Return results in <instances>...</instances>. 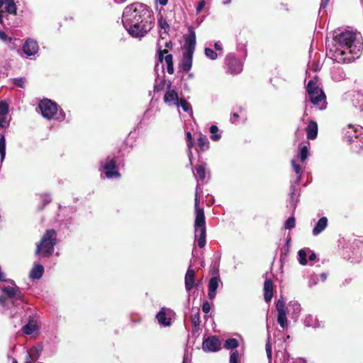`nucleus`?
<instances>
[{
	"label": "nucleus",
	"instance_id": "obj_12",
	"mask_svg": "<svg viewBox=\"0 0 363 363\" xmlns=\"http://www.w3.org/2000/svg\"><path fill=\"white\" fill-rule=\"evenodd\" d=\"M285 307L286 301L283 297H281L276 303V309L278 313L277 322L282 328H285L288 326V320L286 318V311Z\"/></svg>",
	"mask_w": 363,
	"mask_h": 363
},
{
	"label": "nucleus",
	"instance_id": "obj_60",
	"mask_svg": "<svg viewBox=\"0 0 363 363\" xmlns=\"http://www.w3.org/2000/svg\"><path fill=\"white\" fill-rule=\"evenodd\" d=\"M330 0H321V3H320V9H324L326 8L328 2H329Z\"/></svg>",
	"mask_w": 363,
	"mask_h": 363
},
{
	"label": "nucleus",
	"instance_id": "obj_25",
	"mask_svg": "<svg viewBox=\"0 0 363 363\" xmlns=\"http://www.w3.org/2000/svg\"><path fill=\"white\" fill-rule=\"evenodd\" d=\"M37 329L35 324L33 322V318L29 316V320L27 324L23 326L22 331L26 335H31Z\"/></svg>",
	"mask_w": 363,
	"mask_h": 363
},
{
	"label": "nucleus",
	"instance_id": "obj_36",
	"mask_svg": "<svg viewBox=\"0 0 363 363\" xmlns=\"http://www.w3.org/2000/svg\"><path fill=\"white\" fill-rule=\"evenodd\" d=\"M308 155V149L306 145H303L299 148V151L297 157L300 160L301 162H303L307 158Z\"/></svg>",
	"mask_w": 363,
	"mask_h": 363
},
{
	"label": "nucleus",
	"instance_id": "obj_10",
	"mask_svg": "<svg viewBox=\"0 0 363 363\" xmlns=\"http://www.w3.org/2000/svg\"><path fill=\"white\" fill-rule=\"evenodd\" d=\"M225 64L228 72L231 74H238L242 70V62L233 53H229L226 55Z\"/></svg>",
	"mask_w": 363,
	"mask_h": 363
},
{
	"label": "nucleus",
	"instance_id": "obj_8",
	"mask_svg": "<svg viewBox=\"0 0 363 363\" xmlns=\"http://www.w3.org/2000/svg\"><path fill=\"white\" fill-rule=\"evenodd\" d=\"M196 218L194 222L195 241L200 248L205 247L206 243V228L204 210L199 209L195 211Z\"/></svg>",
	"mask_w": 363,
	"mask_h": 363
},
{
	"label": "nucleus",
	"instance_id": "obj_30",
	"mask_svg": "<svg viewBox=\"0 0 363 363\" xmlns=\"http://www.w3.org/2000/svg\"><path fill=\"white\" fill-rule=\"evenodd\" d=\"M197 145L200 151H205L209 148V141L206 135H201L197 139Z\"/></svg>",
	"mask_w": 363,
	"mask_h": 363
},
{
	"label": "nucleus",
	"instance_id": "obj_56",
	"mask_svg": "<svg viewBox=\"0 0 363 363\" xmlns=\"http://www.w3.org/2000/svg\"><path fill=\"white\" fill-rule=\"evenodd\" d=\"M166 52L165 50H162L160 49H159L158 50V59H159V61L162 62L163 60L164 59V54Z\"/></svg>",
	"mask_w": 363,
	"mask_h": 363
},
{
	"label": "nucleus",
	"instance_id": "obj_53",
	"mask_svg": "<svg viewBox=\"0 0 363 363\" xmlns=\"http://www.w3.org/2000/svg\"><path fill=\"white\" fill-rule=\"evenodd\" d=\"M266 352H267V358L270 362L272 359V351L271 346L269 345V343L266 344Z\"/></svg>",
	"mask_w": 363,
	"mask_h": 363
},
{
	"label": "nucleus",
	"instance_id": "obj_2",
	"mask_svg": "<svg viewBox=\"0 0 363 363\" xmlns=\"http://www.w3.org/2000/svg\"><path fill=\"white\" fill-rule=\"evenodd\" d=\"M153 20L147 6L140 3L127 6L122 16L123 27L135 38L144 37L152 29Z\"/></svg>",
	"mask_w": 363,
	"mask_h": 363
},
{
	"label": "nucleus",
	"instance_id": "obj_58",
	"mask_svg": "<svg viewBox=\"0 0 363 363\" xmlns=\"http://www.w3.org/2000/svg\"><path fill=\"white\" fill-rule=\"evenodd\" d=\"M290 240H291V238H289L287 240L286 246L283 249H281V254H283V253L286 254L288 252L289 247Z\"/></svg>",
	"mask_w": 363,
	"mask_h": 363
},
{
	"label": "nucleus",
	"instance_id": "obj_46",
	"mask_svg": "<svg viewBox=\"0 0 363 363\" xmlns=\"http://www.w3.org/2000/svg\"><path fill=\"white\" fill-rule=\"evenodd\" d=\"M159 25L161 28L164 29V33H167L169 29V26L165 20L160 19L159 21Z\"/></svg>",
	"mask_w": 363,
	"mask_h": 363
},
{
	"label": "nucleus",
	"instance_id": "obj_23",
	"mask_svg": "<svg viewBox=\"0 0 363 363\" xmlns=\"http://www.w3.org/2000/svg\"><path fill=\"white\" fill-rule=\"evenodd\" d=\"M307 138L314 140L318 135V124L315 121L311 120L306 128Z\"/></svg>",
	"mask_w": 363,
	"mask_h": 363
},
{
	"label": "nucleus",
	"instance_id": "obj_1",
	"mask_svg": "<svg viewBox=\"0 0 363 363\" xmlns=\"http://www.w3.org/2000/svg\"><path fill=\"white\" fill-rule=\"evenodd\" d=\"M363 49L360 33L345 30L337 33L332 45H327V55L338 63H350L359 58Z\"/></svg>",
	"mask_w": 363,
	"mask_h": 363
},
{
	"label": "nucleus",
	"instance_id": "obj_49",
	"mask_svg": "<svg viewBox=\"0 0 363 363\" xmlns=\"http://www.w3.org/2000/svg\"><path fill=\"white\" fill-rule=\"evenodd\" d=\"M9 122L6 120V116L0 117V127L6 128L9 126Z\"/></svg>",
	"mask_w": 363,
	"mask_h": 363
},
{
	"label": "nucleus",
	"instance_id": "obj_14",
	"mask_svg": "<svg viewBox=\"0 0 363 363\" xmlns=\"http://www.w3.org/2000/svg\"><path fill=\"white\" fill-rule=\"evenodd\" d=\"M202 348L205 352H217L220 349V342L216 336H211L203 340Z\"/></svg>",
	"mask_w": 363,
	"mask_h": 363
},
{
	"label": "nucleus",
	"instance_id": "obj_21",
	"mask_svg": "<svg viewBox=\"0 0 363 363\" xmlns=\"http://www.w3.org/2000/svg\"><path fill=\"white\" fill-rule=\"evenodd\" d=\"M362 127L354 128V126L350 125L349 130L345 134V138L349 144H351L355 142V140L359 138L357 133L361 131Z\"/></svg>",
	"mask_w": 363,
	"mask_h": 363
},
{
	"label": "nucleus",
	"instance_id": "obj_52",
	"mask_svg": "<svg viewBox=\"0 0 363 363\" xmlns=\"http://www.w3.org/2000/svg\"><path fill=\"white\" fill-rule=\"evenodd\" d=\"M205 5H206L205 1L201 0L196 6V13H200L203 9Z\"/></svg>",
	"mask_w": 363,
	"mask_h": 363
},
{
	"label": "nucleus",
	"instance_id": "obj_27",
	"mask_svg": "<svg viewBox=\"0 0 363 363\" xmlns=\"http://www.w3.org/2000/svg\"><path fill=\"white\" fill-rule=\"evenodd\" d=\"M156 318L159 323L163 326H169L171 325V318L166 316V313L164 311V308L157 313Z\"/></svg>",
	"mask_w": 363,
	"mask_h": 363
},
{
	"label": "nucleus",
	"instance_id": "obj_13",
	"mask_svg": "<svg viewBox=\"0 0 363 363\" xmlns=\"http://www.w3.org/2000/svg\"><path fill=\"white\" fill-rule=\"evenodd\" d=\"M167 90L164 96V102L168 106H176L179 107V98L178 93L172 88V82L169 81L167 83Z\"/></svg>",
	"mask_w": 363,
	"mask_h": 363
},
{
	"label": "nucleus",
	"instance_id": "obj_64",
	"mask_svg": "<svg viewBox=\"0 0 363 363\" xmlns=\"http://www.w3.org/2000/svg\"><path fill=\"white\" fill-rule=\"evenodd\" d=\"M157 1L161 6H166L168 3V0H157Z\"/></svg>",
	"mask_w": 363,
	"mask_h": 363
},
{
	"label": "nucleus",
	"instance_id": "obj_51",
	"mask_svg": "<svg viewBox=\"0 0 363 363\" xmlns=\"http://www.w3.org/2000/svg\"><path fill=\"white\" fill-rule=\"evenodd\" d=\"M316 259H317L316 254L313 251L310 250V251L308 252V259H308V262L314 261Z\"/></svg>",
	"mask_w": 363,
	"mask_h": 363
},
{
	"label": "nucleus",
	"instance_id": "obj_11",
	"mask_svg": "<svg viewBox=\"0 0 363 363\" xmlns=\"http://www.w3.org/2000/svg\"><path fill=\"white\" fill-rule=\"evenodd\" d=\"M220 284L223 283L220 279L218 269H213L212 272V277L209 279L208 285V296L210 299H213L216 296V290Z\"/></svg>",
	"mask_w": 363,
	"mask_h": 363
},
{
	"label": "nucleus",
	"instance_id": "obj_50",
	"mask_svg": "<svg viewBox=\"0 0 363 363\" xmlns=\"http://www.w3.org/2000/svg\"><path fill=\"white\" fill-rule=\"evenodd\" d=\"M202 311L206 314L208 313L209 311H211V305L208 301L203 302L202 305Z\"/></svg>",
	"mask_w": 363,
	"mask_h": 363
},
{
	"label": "nucleus",
	"instance_id": "obj_55",
	"mask_svg": "<svg viewBox=\"0 0 363 363\" xmlns=\"http://www.w3.org/2000/svg\"><path fill=\"white\" fill-rule=\"evenodd\" d=\"M51 201H52V198H51L50 195H49V194L45 195L43 199V202L44 205L49 203Z\"/></svg>",
	"mask_w": 363,
	"mask_h": 363
},
{
	"label": "nucleus",
	"instance_id": "obj_62",
	"mask_svg": "<svg viewBox=\"0 0 363 363\" xmlns=\"http://www.w3.org/2000/svg\"><path fill=\"white\" fill-rule=\"evenodd\" d=\"M319 280L324 282L328 277V274L326 273H322L319 277Z\"/></svg>",
	"mask_w": 363,
	"mask_h": 363
},
{
	"label": "nucleus",
	"instance_id": "obj_17",
	"mask_svg": "<svg viewBox=\"0 0 363 363\" xmlns=\"http://www.w3.org/2000/svg\"><path fill=\"white\" fill-rule=\"evenodd\" d=\"M43 347L42 345H38L30 348L27 352V362L34 363L35 361H37L40 357V355L43 351Z\"/></svg>",
	"mask_w": 363,
	"mask_h": 363
},
{
	"label": "nucleus",
	"instance_id": "obj_18",
	"mask_svg": "<svg viewBox=\"0 0 363 363\" xmlns=\"http://www.w3.org/2000/svg\"><path fill=\"white\" fill-rule=\"evenodd\" d=\"M296 184H292L290 187V194H289V199L287 207L292 210L293 213H294L297 203L298 202V196L299 194H298V190L296 188Z\"/></svg>",
	"mask_w": 363,
	"mask_h": 363
},
{
	"label": "nucleus",
	"instance_id": "obj_5",
	"mask_svg": "<svg viewBox=\"0 0 363 363\" xmlns=\"http://www.w3.org/2000/svg\"><path fill=\"white\" fill-rule=\"evenodd\" d=\"M56 244V231L53 229L47 230L40 242L36 244L35 255L41 257H50L54 252Z\"/></svg>",
	"mask_w": 363,
	"mask_h": 363
},
{
	"label": "nucleus",
	"instance_id": "obj_61",
	"mask_svg": "<svg viewBox=\"0 0 363 363\" xmlns=\"http://www.w3.org/2000/svg\"><path fill=\"white\" fill-rule=\"evenodd\" d=\"M214 48L218 51H222V45L220 43V42H216L214 44Z\"/></svg>",
	"mask_w": 363,
	"mask_h": 363
},
{
	"label": "nucleus",
	"instance_id": "obj_26",
	"mask_svg": "<svg viewBox=\"0 0 363 363\" xmlns=\"http://www.w3.org/2000/svg\"><path fill=\"white\" fill-rule=\"evenodd\" d=\"M289 311L292 310V318L296 319L299 316L301 311V305L296 301H292L289 303L288 305Z\"/></svg>",
	"mask_w": 363,
	"mask_h": 363
},
{
	"label": "nucleus",
	"instance_id": "obj_34",
	"mask_svg": "<svg viewBox=\"0 0 363 363\" xmlns=\"http://www.w3.org/2000/svg\"><path fill=\"white\" fill-rule=\"evenodd\" d=\"M239 345L238 340L235 338H228L225 341L224 347L227 350H234Z\"/></svg>",
	"mask_w": 363,
	"mask_h": 363
},
{
	"label": "nucleus",
	"instance_id": "obj_19",
	"mask_svg": "<svg viewBox=\"0 0 363 363\" xmlns=\"http://www.w3.org/2000/svg\"><path fill=\"white\" fill-rule=\"evenodd\" d=\"M328 225V220L325 216L321 217L315 224L312 233L317 236L325 230Z\"/></svg>",
	"mask_w": 363,
	"mask_h": 363
},
{
	"label": "nucleus",
	"instance_id": "obj_28",
	"mask_svg": "<svg viewBox=\"0 0 363 363\" xmlns=\"http://www.w3.org/2000/svg\"><path fill=\"white\" fill-rule=\"evenodd\" d=\"M191 323L193 325V333H196L199 331V325L201 323L200 320V312L199 309L197 308L196 312L194 313L191 315Z\"/></svg>",
	"mask_w": 363,
	"mask_h": 363
},
{
	"label": "nucleus",
	"instance_id": "obj_29",
	"mask_svg": "<svg viewBox=\"0 0 363 363\" xmlns=\"http://www.w3.org/2000/svg\"><path fill=\"white\" fill-rule=\"evenodd\" d=\"M310 251L309 248H303L298 252V260L300 264L306 265L308 264V254Z\"/></svg>",
	"mask_w": 363,
	"mask_h": 363
},
{
	"label": "nucleus",
	"instance_id": "obj_31",
	"mask_svg": "<svg viewBox=\"0 0 363 363\" xmlns=\"http://www.w3.org/2000/svg\"><path fill=\"white\" fill-rule=\"evenodd\" d=\"M206 165V163L197 165L196 167V179L197 182H203V180L206 178V168L205 166Z\"/></svg>",
	"mask_w": 363,
	"mask_h": 363
},
{
	"label": "nucleus",
	"instance_id": "obj_16",
	"mask_svg": "<svg viewBox=\"0 0 363 363\" xmlns=\"http://www.w3.org/2000/svg\"><path fill=\"white\" fill-rule=\"evenodd\" d=\"M23 52L27 57L35 55L39 50V46L36 40L28 38L26 40L22 48Z\"/></svg>",
	"mask_w": 363,
	"mask_h": 363
},
{
	"label": "nucleus",
	"instance_id": "obj_59",
	"mask_svg": "<svg viewBox=\"0 0 363 363\" xmlns=\"http://www.w3.org/2000/svg\"><path fill=\"white\" fill-rule=\"evenodd\" d=\"M239 118V115L237 112L233 113L232 117L230 118V122L232 123H236V119Z\"/></svg>",
	"mask_w": 363,
	"mask_h": 363
},
{
	"label": "nucleus",
	"instance_id": "obj_3",
	"mask_svg": "<svg viewBox=\"0 0 363 363\" xmlns=\"http://www.w3.org/2000/svg\"><path fill=\"white\" fill-rule=\"evenodd\" d=\"M7 281L13 286H0L3 293V295L0 296V306L5 311H10L9 314L13 316L17 313L16 308L22 307L24 303V296L21 289L16 286L13 280L9 279Z\"/></svg>",
	"mask_w": 363,
	"mask_h": 363
},
{
	"label": "nucleus",
	"instance_id": "obj_63",
	"mask_svg": "<svg viewBox=\"0 0 363 363\" xmlns=\"http://www.w3.org/2000/svg\"><path fill=\"white\" fill-rule=\"evenodd\" d=\"M189 358L188 357V354L185 353L183 357V362L182 363H189Z\"/></svg>",
	"mask_w": 363,
	"mask_h": 363
},
{
	"label": "nucleus",
	"instance_id": "obj_43",
	"mask_svg": "<svg viewBox=\"0 0 363 363\" xmlns=\"http://www.w3.org/2000/svg\"><path fill=\"white\" fill-rule=\"evenodd\" d=\"M318 276L315 274L311 275L308 279V286L309 287H313L315 286L319 281Z\"/></svg>",
	"mask_w": 363,
	"mask_h": 363
},
{
	"label": "nucleus",
	"instance_id": "obj_22",
	"mask_svg": "<svg viewBox=\"0 0 363 363\" xmlns=\"http://www.w3.org/2000/svg\"><path fill=\"white\" fill-rule=\"evenodd\" d=\"M273 297V282L270 279H266L264 283V298L268 303Z\"/></svg>",
	"mask_w": 363,
	"mask_h": 363
},
{
	"label": "nucleus",
	"instance_id": "obj_15",
	"mask_svg": "<svg viewBox=\"0 0 363 363\" xmlns=\"http://www.w3.org/2000/svg\"><path fill=\"white\" fill-rule=\"evenodd\" d=\"M4 6V11L7 13L16 15L17 6L14 0H0V23L4 21V11L1 10Z\"/></svg>",
	"mask_w": 363,
	"mask_h": 363
},
{
	"label": "nucleus",
	"instance_id": "obj_20",
	"mask_svg": "<svg viewBox=\"0 0 363 363\" xmlns=\"http://www.w3.org/2000/svg\"><path fill=\"white\" fill-rule=\"evenodd\" d=\"M195 285V272L194 269L189 268L185 274V288L189 292Z\"/></svg>",
	"mask_w": 363,
	"mask_h": 363
},
{
	"label": "nucleus",
	"instance_id": "obj_6",
	"mask_svg": "<svg viewBox=\"0 0 363 363\" xmlns=\"http://www.w3.org/2000/svg\"><path fill=\"white\" fill-rule=\"evenodd\" d=\"M38 108L43 117L47 119H54L57 121H63L66 115L65 111L57 104L50 99H43L38 104Z\"/></svg>",
	"mask_w": 363,
	"mask_h": 363
},
{
	"label": "nucleus",
	"instance_id": "obj_41",
	"mask_svg": "<svg viewBox=\"0 0 363 363\" xmlns=\"http://www.w3.org/2000/svg\"><path fill=\"white\" fill-rule=\"evenodd\" d=\"M281 363H298L297 360L291 357L289 354H283L282 359H280Z\"/></svg>",
	"mask_w": 363,
	"mask_h": 363
},
{
	"label": "nucleus",
	"instance_id": "obj_7",
	"mask_svg": "<svg viewBox=\"0 0 363 363\" xmlns=\"http://www.w3.org/2000/svg\"><path fill=\"white\" fill-rule=\"evenodd\" d=\"M306 101H309L318 110L323 111L327 108L326 96L324 91L313 80H310L306 86Z\"/></svg>",
	"mask_w": 363,
	"mask_h": 363
},
{
	"label": "nucleus",
	"instance_id": "obj_37",
	"mask_svg": "<svg viewBox=\"0 0 363 363\" xmlns=\"http://www.w3.org/2000/svg\"><path fill=\"white\" fill-rule=\"evenodd\" d=\"M179 106H181L184 112L192 113L191 104L184 99H181L179 101Z\"/></svg>",
	"mask_w": 363,
	"mask_h": 363
},
{
	"label": "nucleus",
	"instance_id": "obj_42",
	"mask_svg": "<svg viewBox=\"0 0 363 363\" xmlns=\"http://www.w3.org/2000/svg\"><path fill=\"white\" fill-rule=\"evenodd\" d=\"M199 191H201V189H199V185L197 184L196 188L195 199H194V208H195V211H198L199 209H203V208H200L199 206Z\"/></svg>",
	"mask_w": 363,
	"mask_h": 363
},
{
	"label": "nucleus",
	"instance_id": "obj_44",
	"mask_svg": "<svg viewBox=\"0 0 363 363\" xmlns=\"http://www.w3.org/2000/svg\"><path fill=\"white\" fill-rule=\"evenodd\" d=\"M26 82L25 78L20 77V78H14L13 79V83L16 85L17 86H19L21 88H23L24 84Z\"/></svg>",
	"mask_w": 363,
	"mask_h": 363
},
{
	"label": "nucleus",
	"instance_id": "obj_9",
	"mask_svg": "<svg viewBox=\"0 0 363 363\" xmlns=\"http://www.w3.org/2000/svg\"><path fill=\"white\" fill-rule=\"evenodd\" d=\"M99 171L102 172L101 177L103 175L104 178L108 179L121 177V174L117 168L116 161L110 156H108L105 160H100Z\"/></svg>",
	"mask_w": 363,
	"mask_h": 363
},
{
	"label": "nucleus",
	"instance_id": "obj_38",
	"mask_svg": "<svg viewBox=\"0 0 363 363\" xmlns=\"http://www.w3.org/2000/svg\"><path fill=\"white\" fill-rule=\"evenodd\" d=\"M296 219L294 216L289 217L284 223V228L287 230H291L295 228Z\"/></svg>",
	"mask_w": 363,
	"mask_h": 363
},
{
	"label": "nucleus",
	"instance_id": "obj_47",
	"mask_svg": "<svg viewBox=\"0 0 363 363\" xmlns=\"http://www.w3.org/2000/svg\"><path fill=\"white\" fill-rule=\"evenodd\" d=\"M312 321H313V316L311 315H308V316H306L305 318V320H304V323H305V325L307 326V327H313V328H315L316 326L315 325H313L312 324Z\"/></svg>",
	"mask_w": 363,
	"mask_h": 363
},
{
	"label": "nucleus",
	"instance_id": "obj_57",
	"mask_svg": "<svg viewBox=\"0 0 363 363\" xmlns=\"http://www.w3.org/2000/svg\"><path fill=\"white\" fill-rule=\"evenodd\" d=\"M167 71L169 74H172L174 73V65L172 64H167Z\"/></svg>",
	"mask_w": 363,
	"mask_h": 363
},
{
	"label": "nucleus",
	"instance_id": "obj_24",
	"mask_svg": "<svg viewBox=\"0 0 363 363\" xmlns=\"http://www.w3.org/2000/svg\"><path fill=\"white\" fill-rule=\"evenodd\" d=\"M44 273V267L42 264L34 263L30 271L29 277L31 279H40Z\"/></svg>",
	"mask_w": 363,
	"mask_h": 363
},
{
	"label": "nucleus",
	"instance_id": "obj_33",
	"mask_svg": "<svg viewBox=\"0 0 363 363\" xmlns=\"http://www.w3.org/2000/svg\"><path fill=\"white\" fill-rule=\"evenodd\" d=\"M6 156V138L4 134H0V163L2 162Z\"/></svg>",
	"mask_w": 363,
	"mask_h": 363
},
{
	"label": "nucleus",
	"instance_id": "obj_40",
	"mask_svg": "<svg viewBox=\"0 0 363 363\" xmlns=\"http://www.w3.org/2000/svg\"><path fill=\"white\" fill-rule=\"evenodd\" d=\"M205 55L208 58L213 60L218 57V54L213 50L209 48H205Z\"/></svg>",
	"mask_w": 363,
	"mask_h": 363
},
{
	"label": "nucleus",
	"instance_id": "obj_54",
	"mask_svg": "<svg viewBox=\"0 0 363 363\" xmlns=\"http://www.w3.org/2000/svg\"><path fill=\"white\" fill-rule=\"evenodd\" d=\"M164 61L166 64H172L173 63V56L172 54H167L164 57Z\"/></svg>",
	"mask_w": 363,
	"mask_h": 363
},
{
	"label": "nucleus",
	"instance_id": "obj_39",
	"mask_svg": "<svg viewBox=\"0 0 363 363\" xmlns=\"http://www.w3.org/2000/svg\"><path fill=\"white\" fill-rule=\"evenodd\" d=\"M9 112V105L6 101H0V117L6 116Z\"/></svg>",
	"mask_w": 363,
	"mask_h": 363
},
{
	"label": "nucleus",
	"instance_id": "obj_32",
	"mask_svg": "<svg viewBox=\"0 0 363 363\" xmlns=\"http://www.w3.org/2000/svg\"><path fill=\"white\" fill-rule=\"evenodd\" d=\"M291 165H292L294 171L296 174V178L294 180V182H293V184L298 185L301 179L302 167L300 164H296L294 160H291Z\"/></svg>",
	"mask_w": 363,
	"mask_h": 363
},
{
	"label": "nucleus",
	"instance_id": "obj_35",
	"mask_svg": "<svg viewBox=\"0 0 363 363\" xmlns=\"http://www.w3.org/2000/svg\"><path fill=\"white\" fill-rule=\"evenodd\" d=\"M209 130L211 133L210 138L213 141L217 142L220 139L221 135H220V134L218 133L219 130L216 125H212L210 127Z\"/></svg>",
	"mask_w": 363,
	"mask_h": 363
},
{
	"label": "nucleus",
	"instance_id": "obj_45",
	"mask_svg": "<svg viewBox=\"0 0 363 363\" xmlns=\"http://www.w3.org/2000/svg\"><path fill=\"white\" fill-rule=\"evenodd\" d=\"M238 352L237 350L232 351L230 356V363H238Z\"/></svg>",
	"mask_w": 363,
	"mask_h": 363
},
{
	"label": "nucleus",
	"instance_id": "obj_48",
	"mask_svg": "<svg viewBox=\"0 0 363 363\" xmlns=\"http://www.w3.org/2000/svg\"><path fill=\"white\" fill-rule=\"evenodd\" d=\"M187 147L189 148V152H188L189 159L190 162L191 163V159L193 157V154L191 150V148L193 147L192 139H189V140H187Z\"/></svg>",
	"mask_w": 363,
	"mask_h": 363
},
{
	"label": "nucleus",
	"instance_id": "obj_4",
	"mask_svg": "<svg viewBox=\"0 0 363 363\" xmlns=\"http://www.w3.org/2000/svg\"><path fill=\"white\" fill-rule=\"evenodd\" d=\"M188 31L189 35H184L185 43L182 48V58L179 63V67L184 72H188L191 69L196 44V33L191 26L188 27Z\"/></svg>",
	"mask_w": 363,
	"mask_h": 363
}]
</instances>
